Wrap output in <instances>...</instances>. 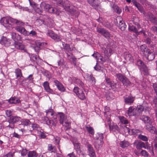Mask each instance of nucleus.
I'll return each instance as SVG.
<instances>
[{
    "mask_svg": "<svg viewBox=\"0 0 157 157\" xmlns=\"http://www.w3.org/2000/svg\"><path fill=\"white\" fill-rule=\"evenodd\" d=\"M140 51L149 61H151L155 58L154 53L145 45H142L140 46Z\"/></svg>",
    "mask_w": 157,
    "mask_h": 157,
    "instance_id": "obj_1",
    "label": "nucleus"
},
{
    "mask_svg": "<svg viewBox=\"0 0 157 157\" xmlns=\"http://www.w3.org/2000/svg\"><path fill=\"white\" fill-rule=\"evenodd\" d=\"M57 3L63 6L66 11L70 13L73 11V6L68 0H58Z\"/></svg>",
    "mask_w": 157,
    "mask_h": 157,
    "instance_id": "obj_2",
    "label": "nucleus"
},
{
    "mask_svg": "<svg viewBox=\"0 0 157 157\" xmlns=\"http://www.w3.org/2000/svg\"><path fill=\"white\" fill-rule=\"evenodd\" d=\"M96 139L94 143L95 147L99 148L102 146L103 143L104 136L103 133H97L96 134Z\"/></svg>",
    "mask_w": 157,
    "mask_h": 157,
    "instance_id": "obj_3",
    "label": "nucleus"
},
{
    "mask_svg": "<svg viewBox=\"0 0 157 157\" xmlns=\"http://www.w3.org/2000/svg\"><path fill=\"white\" fill-rule=\"evenodd\" d=\"M74 92L81 100H84L86 99V96L83 88H80L77 86H75L74 89Z\"/></svg>",
    "mask_w": 157,
    "mask_h": 157,
    "instance_id": "obj_4",
    "label": "nucleus"
},
{
    "mask_svg": "<svg viewBox=\"0 0 157 157\" xmlns=\"http://www.w3.org/2000/svg\"><path fill=\"white\" fill-rule=\"evenodd\" d=\"M1 23L7 29L11 30L13 28V25L10 23L9 17H7L2 18L1 20Z\"/></svg>",
    "mask_w": 157,
    "mask_h": 157,
    "instance_id": "obj_5",
    "label": "nucleus"
},
{
    "mask_svg": "<svg viewBox=\"0 0 157 157\" xmlns=\"http://www.w3.org/2000/svg\"><path fill=\"white\" fill-rule=\"evenodd\" d=\"M97 32L107 39L109 38L110 37L113 36L112 34L104 28L98 27L97 28Z\"/></svg>",
    "mask_w": 157,
    "mask_h": 157,
    "instance_id": "obj_6",
    "label": "nucleus"
},
{
    "mask_svg": "<svg viewBox=\"0 0 157 157\" xmlns=\"http://www.w3.org/2000/svg\"><path fill=\"white\" fill-rule=\"evenodd\" d=\"M48 34L49 36L55 40L57 41H59L61 40L60 36L58 34L55 33L52 30H48Z\"/></svg>",
    "mask_w": 157,
    "mask_h": 157,
    "instance_id": "obj_7",
    "label": "nucleus"
},
{
    "mask_svg": "<svg viewBox=\"0 0 157 157\" xmlns=\"http://www.w3.org/2000/svg\"><path fill=\"white\" fill-rule=\"evenodd\" d=\"M30 5L33 7L34 10L37 13L41 14L42 12V10L41 9L40 6L39 5L35 2H31L29 0Z\"/></svg>",
    "mask_w": 157,
    "mask_h": 157,
    "instance_id": "obj_8",
    "label": "nucleus"
},
{
    "mask_svg": "<svg viewBox=\"0 0 157 157\" xmlns=\"http://www.w3.org/2000/svg\"><path fill=\"white\" fill-rule=\"evenodd\" d=\"M21 118L20 117L17 116H13L10 117L8 121L9 123L14 124L21 122Z\"/></svg>",
    "mask_w": 157,
    "mask_h": 157,
    "instance_id": "obj_9",
    "label": "nucleus"
},
{
    "mask_svg": "<svg viewBox=\"0 0 157 157\" xmlns=\"http://www.w3.org/2000/svg\"><path fill=\"white\" fill-rule=\"evenodd\" d=\"M66 53L67 59L70 61L72 62L74 65L76 66V58L72 54L70 53V52L69 53L66 52Z\"/></svg>",
    "mask_w": 157,
    "mask_h": 157,
    "instance_id": "obj_10",
    "label": "nucleus"
},
{
    "mask_svg": "<svg viewBox=\"0 0 157 157\" xmlns=\"http://www.w3.org/2000/svg\"><path fill=\"white\" fill-rule=\"evenodd\" d=\"M6 101L11 104H17L21 102L20 99L18 98L15 96L12 97Z\"/></svg>",
    "mask_w": 157,
    "mask_h": 157,
    "instance_id": "obj_11",
    "label": "nucleus"
},
{
    "mask_svg": "<svg viewBox=\"0 0 157 157\" xmlns=\"http://www.w3.org/2000/svg\"><path fill=\"white\" fill-rule=\"evenodd\" d=\"M135 99V97L130 95L127 97H124L125 103L128 105H130L133 103Z\"/></svg>",
    "mask_w": 157,
    "mask_h": 157,
    "instance_id": "obj_12",
    "label": "nucleus"
},
{
    "mask_svg": "<svg viewBox=\"0 0 157 157\" xmlns=\"http://www.w3.org/2000/svg\"><path fill=\"white\" fill-rule=\"evenodd\" d=\"M148 16L150 21L155 25H157V18L151 13H148Z\"/></svg>",
    "mask_w": 157,
    "mask_h": 157,
    "instance_id": "obj_13",
    "label": "nucleus"
},
{
    "mask_svg": "<svg viewBox=\"0 0 157 157\" xmlns=\"http://www.w3.org/2000/svg\"><path fill=\"white\" fill-rule=\"evenodd\" d=\"M43 86L47 92L51 94L53 93V91L50 88L49 86V83L48 82L46 81L44 82L43 83Z\"/></svg>",
    "mask_w": 157,
    "mask_h": 157,
    "instance_id": "obj_14",
    "label": "nucleus"
},
{
    "mask_svg": "<svg viewBox=\"0 0 157 157\" xmlns=\"http://www.w3.org/2000/svg\"><path fill=\"white\" fill-rule=\"evenodd\" d=\"M15 29L17 32L26 36L27 31L24 27L18 26L16 27Z\"/></svg>",
    "mask_w": 157,
    "mask_h": 157,
    "instance_id": "obj_15",
    "label": "nucleus"
},
{
    "mask_svg": "<svg viewBox=\"0 0 157 157\" xmlns=\"http://www.w3.org/2000/svg\"><path fill=\"white\" fill-rule=\"evenodd\" d=\"M132 2L141 13H144V12L143 7L140 4L137 2L136 0H132Z\"/></svg>",
    "mask_w": 157,
    "mask_h": 157,
    "instance_id": "obj_16",
    "label": "nucleus"
},
{
    "mask_svg": "<svg viewBox=\"0 0 157 157\" xmlns=\"http://www.w3.org/2000/svg\"><path fill=\"white\" fill-rule=\"evenodd\" d=\"M87 148L89 151V155L91 157H95V154L92 145L90 144L87 145Z\"/></svg>",
    "mask_w": 157,
    "mask_h": 157,
    "instance_id": "obj_17",
    "label": "nucleus"
},
{
    "mask_svg": "<svg viewBox=\"0 0 157 157\" xmlns=\"http://www.w3.org/2000/svg\"><path fill=\"white\" fill-rule=\"evenodd\" d=\"M11 35L12 39L14 41V42L20 40L21 39V36L18 34L15 33H12Z\"/></svg>",
    "mask_w": 157,
    "mask_h": 157,
    "instance_id": "obj_18",
    "label": "nucleus"
},
{
    "mask_svg": "<svg viewBox=\"0 0 157 157\" xmlns=\"http://www.w3.org/2000/svg\"><path fill=\"white\" fill-rule=\"evenodd\" d=\"M21 124H19V125L20 126V127H21L23 126L24 127L25 126H29L31 124V122L28 119H21Z\"/></svg>",
    "mask_w": 157,
    "mask_h": 157,
    "instance_id": "obj_19",
    "label": "nucleus"
},
{
    "mask_svg": "<svg viewBox=\"0 0 157 157\" xmlns=\"http://www.w3.org/2000/svg\"><path fill=\"white\" fill-rule=\"evenodd\" d=\"M52 118L54 120H49V121H47V124L51 126H55L57 123L56 116V115H54L52 117Z\"/></svg>",
    "mask_w": 157,
    "mask_h": 157,
    "instance_id": "obj_20",
    "label": "nucleus"
},
{
    "mask_svg": "<svg viewBox=\"0 0 157 157\" xmlns=\"http://www.w3.org/2000/svg\"><path fill=\"white\" fill-rule=\"evenodd\" d=\"M109 127L110 130L115 132L116 131H119V128L116 124L112 123L111 125L109 124Z\"/></svg>",
    "mask_w": 157,
    "mask_h": 157,
    "instance_id": "obj_21",
    "label": "nucleus"
},
{
    "mask_svg": "<svg viewBox=\"0 0 157 157\" xmlns=\"http://www.w3.org/2000/svg\"><path fill=\"white\" fill-rule=\"evenodd\" d=\"M119 23L117 26L121 31H124L126 27V25L123 21L119 20Z\"/></svg>",
    "mask_w": 157,
    "mask_h": 157,
    "instance_id": "obj_22",
    "label": "nucleus"
},
{
    "mask_svg": "<svg viewBox=\"0 0 157 157\" xmlns=\"http://www.w3.org/2000/svg\"><path fill=\"white\" fill-rule=\"evenodd\" d=\"M87 2L92 7H97L99 5L98 0H87Z\"/></svg>",
    "mask_w": 157,
    "mask_h": 157,
    "instance_id": "obj_23",
    "label": "nucleus"
},
{
    "mask_svg": "<svg viewBox=\"0 0 157 157\" xmlns=\"http://www.w3.org/2000/svg\"><path fill=\"white\" fill-rule=\"evenodd\" d=\"M15 47L16 48L21 50H24L25 52L26 50L24 49L25 47L23 44L20 42H14Z\"/></svg>",
    "mask_w": 157,
    "mask_h": 157,
    "instance_id": "obj_24",
    "label": "nucleus"
},
{
    "mask_svg": "<svg viewBox=\"0 0 157 157\" xmlns=\"http://www.w3.org/2000/svg\"><path fill=\"white\" fill-rule=\"evenodd\" d=\"M119 144L120 146L123 148L128 147L130 145L129 142L125 140L121 141Z\"/></svg>",
    "mask_w": 157,
    "mask_h": 157,
    "instance_id": "obj_25",
    "label": "nucleus"
},
{
    "mask_svg": "<svg viewBox=\"0 0 157 157\" xmlns=\"http://www.w3.org/2000/svg\"><path fill=\"white\" fill-rule=\"evenodd\" d=\"M58 114L59 117L60 123L61 124H63V122L65 121L66 119L64 114L60 112L58 113Z\"/></svg>",
    "mask_w": 157,
    "mask_h": 157,
    "instance_id": "obj_26",
    "label": "nucleus"
},
{
    "mask_svg": "<svg viewBox=\"0 0 157 157\" xmlns=\"http://www.w3.org/2000/svg\"><path fill=\"white\" fill-rule=\"evenodd\" d=\"M140 119L145 123H149L150 124L151 123L150 118L147 116L143 115L141 117Z\"/></svg>",
    "mask_w": 157,
    "mask_h": 157,
    "instance_id": "obj_27",
    "label": "nucleus"
},
{
    "mask_svg": "<svg viewBox=\"0 0 157 157\" xmlns=\"http://www.w3.org/2000/svg\"><path fill=\"white\" fill-rule=\"evenodd\" d=\"M48 151H50L51 152H53L54 153H56L57 149L55 146H53L51 144H49L48 146Z\"/></svg>",
    "mask_w": 157,
    "mask_h": 157,
    "instance_id": "obj_28",
    "label": "nucleus"
},
{
    "mask_svg": "<svg viewBox=\"0 0 157 157\" xmlns=\"http://www.w3.org/2000/svg\"><path fill=\"white\" fill-rule=\"evenodd\" d=\"M63 49L65 51V52H71L72 49L70 47L69 44H65V43H63Z\"/></svg>",
    "mask_w": 157,
    "mask_h": 157,
    "instance_id": "obj_29",
    "label": "nucleus"
},
{
    "mask_svg": "<svg viewBox=\"0 0 157 157\" xmlns=\"http://www.w3.org/2000/svg\"><path fill=\"white\" fill-rule=\"evenodd\" d=\"M139 69L143 72L144 75H147L149 74V69L145 64Z\"/></svg>",
    "mask_w": 157,
    "mask_h": 157,
    "instance_id": "obj_30",
    "label": "nucleus"
},
{
    "mask_svg": "<svg viewBox=\"0 0 157 157\" xmlns=\"http://www.w3.org/2000/svg\"><path fill=\"white\" fill-rule=\"evenodd\" d=\"M135 64L136 65L138 66L139 69L141 68V67L145 65L144 62L139 59L136 60Z\"/></svg>",
    "mask_w": 157,
    "mask_h": 157,
    "instance_id": "obj_31",
    "label": "nucleus"
},
{
    "mask_svg": "<svg viewBox=\"0 0 157 157\" xmlns=\"http://www.w3.org/2000/svg\"><path fill=\"white\" fill-rule=\"evenodd\" d=\"M1 43L3 44L5 46H9L10 44V40L7 39L6 37H4L1 41Z\"/></svg>",
    "mask_w": 157,
    "mask_h": 157,
    "instance_id": "obj_32",
    "label": "nucleus"
},
{
    "mask_svg": "<svg viewBox=\"0 0 157 157\" xmlns=\"http://www.w3.org/2000/svg\"><path fill=\"white\" fill-rule=\"evenodd\" d=\"M15 73L16 75L17 78H18V79L22 77V75L21 73V70L20 69L18 68L16 69L15 70Z\"/></svg>",
    "mask_w": 157,
    "mask_h": 157,
    "instance_id": "obj_33",
    "label": "nucleus"
},
{
    "mask_svg": "<svg viewBox=\"0 0 157 157\" xmlns=\"http://www.w3.org/2000/svg\"><path fill=\"white\" fill-rule=\"evenodd\" d=\"M141 141L138 140H136L134 143L133 144L137 149L140 150L141 149Z\"/></svg>",
    "mask_w": 157,
    "mask_h": 157,
    "instance_id": "obj_34",
    "label": "nucleus"
},
{
    "mask_svg": "<svg viewBox=\"0 0 157 157\" xmlns=\"http://www.w3.org/2000/svg\"><path fill=\"white\" fill-rule=\"evenodd\" d=\"M38 155L35 151H29L28 152L27 157H37Z\"/></svg>",
    "mask_w": 157,
    "mask_h": 157,
    "instance_id": "obj_35",
    "label": "nucleus"
},
{
    "mask_svg": "<svg viewBox=\"0 0 157 157\" xmlns=\"http://www.w3.org/2000/svg\"><path fill=\"white\" fill-rule=\"evenodd\" d=\"M135 108L133 106H130L128 108L127 111V114L129 116H132L133 115L134 112Z\"/></svg>",
    "mask_w": 157,
    "mask_h": 157,
    "instance_id": "obj_36",
    "label": "nucleus"
},
{
    "mask_svg": "<svg viewBox=\"0 0 157 157\" xmlns=\"http://www.w3.org/2000/svg\"><path fill=\"white\" fill-rule=\"evenodd\" d=\"M46 116L49 118L52 119L54 115L53 110L52 109L46 110Z\"/></svg>",
    "mask_w": 157,
    "mask_h": 157,
    "instance_id": "obj_37",
    "label": "nucleus"
},
{
    "mask_svg": "<svg viewBox=\"0 0 157 157\" xmlns=\"http://www.w3.org/2000/svg\"><path fill=\"white\" fill-rule=\"evenodd\" d=\"M124 58L127 61L131 60L132 59V56L131 54L128 52H125L124 53Z\"/></svg>",
    "mask_w": 157,
    "mask_h": 157,
    "instance_id": "obj_38",
    "label": "nucleus"
},
{
    "mask_svg": "<svg viewBox=\"0 0 157 157\" xmlns=\"http://www.w3.org/2000/svg\"><path fill=\"white\" fill-rule=\"evenodd\" d=\"M123 84L126 86H129L131 85L132 83L126 77L125 80L122 82Z\"/></svg>",
    "mask_w": 157,
    "mask_h": 157,
    "instance_id": "obj_39",
    "label": "nucleus"
},
{
    "mask_svg": "<svg viewBox=\"0 0 157 157\" xmlns=\"http://www.w3.org/2000/svg\"><path fill=\"white\" fill-rule=\"evenodd\" d=\"M128 29L129 30L132 31L135 33L136 34L138 35L139 32L137 28L133 25L129 26Z\"/></svg>",
    "mask_w": 157,
    "mask_h": 157,
    "instance_id": "obj_40",
    "label": "nucleus"
},
{
    "mask_svg": "<svg viewBox=\"0 0 157 157\" xmlns=\"http://www.w3.org/2000/svg\"><path fill=\"white\" fill-rule=\"evenodd\" d=\"M119 119L120 122L124 124H128V122L126 118L123 116H119Z\"/></svg>",
    "mask_w": 157,
    "mask_h": 157,
    "instance_id": "obj_41",
    "label": "nucleus"
},
{
    "mask_svg": "<svg viewBox=\"0 0 157 157\" xmlns=\"http://www.w3.org/2000/svg\"><path fill=\"white\" fill-rule=\"evenodd\" d=\"M146 149L151 151V153L153 155H154V153L153 151V148L152 146H150V144L147 142L146 143Z\"/></svg>",
    "mask_w": 157,
    "mask_h": 157,
    "instance_id": "obj_42",
    "label": "nucleus"
},
{
    "mask_svg": "<svg viewBox=\"0 0 157 157\" xmlns=\"http://www.w3.org/2000/svg\"><path fill=\"white\" fill-rule=\"evenodd\" d=\"M41 6H44V9L45 10V11H47L48 10V9H49V8L51 6L46 3L44 2H42L40 4Z\"/></svg>",
    "mask_w": 157,
    "mask_h": 157,
    "instance_id": "obj_43",
    "label": "nucleus"
},
{
    "mask_svg": "<svg viewBox=\"0 0 157 157\" xmlns=\"http://www.w3.org/2000/svg\"><path fill=\"white\" fill-rule=\"evenodd\" d=\"M63 126H65V129L66 130L69 129L71 128V123L69 121H66V120L65 121L63 122V124H62Z\"/></svg>",
    "mask_w": 157,
    "mask_h": 157,
    "instance_id": "obj_44",
    "label": "nucleus"
},
{
    "mask_svg": "<svg viewBox=\"0 0 157 157\" xmlns=\"http://www.w3.org/2000/svg\"><path fill=\"white\" fill-rule=\"evenodd\" d=\"M117 78L121 82L123 81V80H125L126 77L122 75L121 73H118L116 75Z\"/></svg>",
    "mask_w": 157,
    "mask_h": 157,
    "instance_id": "obj_45",
    "label": "nucleus"
},
{
    "mask_svg": "<svg viewBox=\"0 0 157 157\" xmlns=\"http://www.w3.org/2000/svg\"><path fill=\"white\" fill-rule=\"evenodd\" d=\"M36 32L33 30L30 32L27 31L26 36H36Z\"/></svg>",
    "mask_w": 157,
    "mask_h": 157,
    "instance_id": "obj_46",
    "label": "nucleus"
},
{
    "mask_svg": "<svg viewBox=\"0 0 157 157\" xmlns=\"http://www.w3.org/2000/svg\"><path fill=\"white\" fill-rule=\"evenodd\" d=\"M86 128L87 131L90 134L92 135H94V130L92 127L91 126H90L89 127H86Z\"/></svg>",
    "mask_w": 157,
    "mask_h": 157,
    "instance_id": "obj_47",
    "label": "nucleus"
},
{
    "mask_svg": "<svg viewBox=\"0 0 157 157\" xmlns=\"http://www.w3.org/2000/svg\"><path fill=\"white\" fill-rule=\"evenodd\" d=\"M138 137L139 139L144 141H147L148 140V138L146 136L141 134L139 135Z\"/></svg>",
    "mask_w": 157,
    "mask_h": 157,
    "instance_id": "obj_48",
    "label": "nucleus"
},
{
    "mask_svg": "<svg viewBox=\"0 0 157 157\" xmlns=\"http://www.w3.org/2000/svg\"><path fill=\"white\" fill-rule=\"evenodd\" d=\"M75 149L77 152L80 151V144L78 143H73Z\"/></svg>",
    "mask_w": 157,
    "mask_h": 157,
    "instance_id": "obj_49",
    "label": "nucleus"
},
{
    "mask_svg": "<svg viewBox=\"0 0 157 157\" xmlns=\"http://www.w3.org/2000/svg\"><path fill=\"white\" fill-rule=\"evenodd\" d=\"M75 83L79 86H80L82 88L84 86V84L83 82L79 79H76L75 81Z\"/></svg>",
    "mask_w": 157,
    "mask_h": 157,
    "instance_id": "obj_50",
    "label": "nucleus"
},
{
    "mask_svg": "<svg viewBox=\"0 0 157 157\" xmlns=\"http://www.w3.org/2000/svg\"><path fill=\"white\" fill-rule=\"evenodd\" d=\"M9 20L11 23H13L18 24L20 22V21L18 20L17 19L13 18L10 17H9Z\"/></svg>",
    "mask_w": 157,
    "mask_h": 157,
    "instance_id": "obj_51",
    "label": "nucleus"
},
{
    "mask_svg": "<svg viewBox=\"0 0 157 157\" xmlns=\"http://www.w3.org/2000/svg\"><path fill=\"white\" fill-rule=\"evenodd\" d=\"M32 127L34 130H39L40 129L39 126L36 124L34 123L32 124Z\"/></svg>",
    "mask_w": 157,
    "mask_h": 157,
    "instance_id": "obj_52",
    "label": "nucleus"
},
{
    "mask_svg": "<svg viewBox=\"0 0 157 157\" xmlns=\"http://www.w3.org/2000/svg\"><path fill=\"white\" fill-rule=\"evenodd\" d=\"M90 80L91 82L92 85L95 84L96 81L95 78L93 76V75H91L90 76Z\"/></svg>",
    "mask_w": 157,
    "mask_h": 157,
    "instance_id": "obj_53",
    "label": "nucleus"
},
{
    "mask_svg": "<svg viewBox=\"0 0 157 157\" xmlns=\"http://www.w3.org/2000/svg\"><path fill=\"white\" fill-rule=\"evenodd\" d=\"M133 116H135L136 117H138L140 116L142 114V113L140 112L139 111L135 109L134 111V112Z\"/></svg>",
    "mask_w": 157,
    "mask_h": 157,
    "instance_id": "obj_54",
    "label": "nucleus"
},
{
    "mask_svg": "<svg viewBox=\"0 0 157 157\" xmlns=\"http://www.w3.org/2000/svg\"><path fill=\"white\" fill-rule=\"evenodd\" d=\"M140 155L144 157H147L148 156V154L145 150H142L140 152Z\"/></svg>",
    "mask_w": 157,
    "mask_h": 157,
    "instance_id": "obj_55",
    "label": "nucleus"
},
{
    "mask_svg": "<svg viewBox=\"0 0 157 157\" xmlns=\"http://www.w3.org/2000/svg\"><path fill=\"white\" fill-rule=\"evenodd\" d=\"M136 109H137L138 111H139L141 113H142V112L144 111V106L141 105H137Z\"/></svg>",
    "mask_w": 157,
    "mask_h": 157,
    "instance_id": "obj_56",
    "label": "nucleus"
},
{
    "mask_svg": "<svg viewBox=\"0 0 157 157\" xmlns=\"http://www.w3.org/2000/svg\"><path fill=\"white\" fill-rule=\"evenodd\" d=\"M57 87L58 90L61 92H63L65 91V89L62 83Z\"/></svg>",
    "mask_w": 157,
    "mask_h": 157,
    "instance_id": "obj_57",
    "label": "nucleus"
},
{
    "mask_svg": "<svg viewBox=\"0 0 157 157\" xmlns=\"http://www.w3.org/2000/svg\"><path fill=\"white\" fill-rule=\"evenodd\" d=\"M26 80H28L30 82L33 83V75L31 74L29 76L26 78Z\"/></svg>",
    "mask_w": 157,
    "mask_h": 157,
    "instance_id": "obj_58",
    "label": "nucleus"
},
{
    "mask_svg": "<svg viewBox=\"0 0 157 157\" xmlns=\"http://www.w3.org/2000/svg\"><path fill=\"white\" fill-rule=\"evenodd\" d=\"M117 85V84L116 83H113V84L111 86H110L111 87V88L114 91H118L119 90L117 89V87L116 86Z\"/></svg>",
    "mask_w": 157,
    "mask_h": 157,
    "instance_id": "obj_59",
    "label": "nucleus"
},
{
    "mask_svg": "<svg viewBox=\"0 0 157 157\" xmlns=\"http://www.w3.org/2000/svg\"><path fill=\"white\" fill-rule=\"evenodd\" d=\"M105 80L106 82L109 86L112 85V84H113V83L114 82L113 81L111 80L109 78H106L105 79Z\"/></svg>",
    "mask_w": 157,
    "mask_h": 157,
    "instance_id": "obj_60",
    "label": "nucleus"
},
{
    "mask_svg": "<svg viewBox=\"0 0 157 157\" xmlns=\"http://www.w3.org/2000/svg\"><path fill=\"white\" fill-rule=\"evenodd\" d=\"M14 154V152H9L6 155H4L3 157H13Z\"/></svg>",
    "mask_w": 157,
    "mask_h": 157,
    "instance_id": "obj_61",
    "label": "nucleus"
},
{
    "mask_svg": "<svg viewBox=\"0 0 157 157\" xmlns=\"http://www.w3.org/2000/svg\"><path fill=\"white\" fill-rule=\"evenodd\" d=\"M12 111L10 110H7L6 111V114L8 117H11L12 114Z\"/></svg>",
    "mask_w": 157,
    "mask_h": 157,
    "instance_id": "obj_62",
    "label": "nucleus"
},
{
    "mask_svg": "<svg viewBox=\"0 0 157 157\" xmlns=\"http://www.w3.org/2000/svg\"><path fill=\"white\" fill-rule=\"evenodd\" d=\"M56 10V9L55 8H53L51 6L49 8V9H48V10L47 11L50 13H52L55 12Z\"/></svg>",
    "mask_w": 157,
    "mask_h": 157,
    "instance_id": "obj_63",
    "label": "nucleus"
},
{
    "mask_svg": "<svg viewBox=\"0 0 157 157\" xmlns=\"http://www.w3.org/2000/svg\"><path fill=\"white\" fill-rule=\"evenodd\" d=\"M27 151L26 149H22V150L21 152V156H24L25 155H26L27 154V153H28V152Z\"/></svg>",
    "mask_w": 157,
    "mask_h": 157,
    "instance_id": "obj_64",
    "label": "nucleus"
}]
</instances>
